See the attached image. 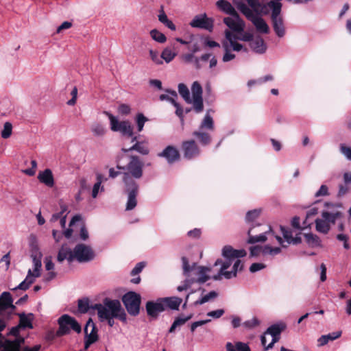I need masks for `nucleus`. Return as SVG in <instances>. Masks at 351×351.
Segmentation results:
<instances>
[{
    "instance_id": "1",
    "label": "nucleus",
    "mask_w": 351,
    "mask_h": 351,
    "mask_svg": "<svg viewBox=\"0 0 351 351\" xmlns=\"http://www.w3.org/2000/svg\"><path fill=\"white\" fill-rule=\"evenodd\" d=\"M246 252L244 250H234L231 246L226 245L222 249V256L225 261L217 259L215 263V266L221 265L217 274L213 278L215 280H221L223 278L231 279L237 275V272L243 268L241 261L238 258L244 257Z\"/></svg>"
},
{
    "instance_id": "2",
    "label": "nucleus",
    "mask_w": 351,
    "mask_h": 351,
    "mask_svg": "<svg viewBox=\"0 0 351 351\" xmlns=\"http://www.w3.org/2000/svg\"><path fill=\"white\" fill-rule=\"evenodd\" d=\"M31 246V257L34 265V271L28 270L25 279L21 282L14 289L27 290L30 285L34 282L35 278L40 276V269L42 267L41 258L42 253L39 250L38 246L36 243L32 242Z\"/></svg>"
},
{
    "instance_id": "3",
    "label": "nucleus",
    "mask_w": 351,
    "mask_h": 351,
    "mask_svg": "<svg viewBox=\"0 0 351 351\" xmlns=\"http://www.w3.org/2000/svg\"><path fill=\"white\" fill-rule=\"evenodd\" d=\"M182 262L184 274L186 278H194L195 282L200 284L204 283L210 279V276L207 274L210 271V268L197 266L195 263L190 265L186 257L182 258Z\"/></svg>"
},
{
    "instance_id": "4",
    "label": "nucleus",
    "mask_w": 351,
    "mask_h": 351,
    "mask_svg": "<svg viewBox=\"0 0 351 351\" xmlns=\"http://www.w3.org/2000/svg\"><path fill=\"white\" fill-rule=\"evenodd\" d=\"M143 162L140 160L137 156H131L130 161L125 167L117 165L119 169L125 171L123 176V182L126 186L131 184L132 180L130 176L135 179H139L143 176Z\"/></svg>"
},
{
    "instance_id": "5",
    "label": "nucleus",
    "mask_w": 351,
    "mask_h": 351,
    "mask_svg": "<svg viewBox=\"0 0 351 351\" xmlns=\"http://www.w3.org/2000/svg\"><path fill=\"white\" fill-rule=\"evenodd\" d=\"M92 308L97 311L101 322L106 318L117 316V312L121 310V302L117 300L106 298L103 304H96Z\"/></svg>"
},
{
    "instance_id": "6",
    "label": "nucleus",
    "mask_w": 351,
    "mask_h": 351,
    "mask_svg": "<svg viewBox=\"0 0 351 351\" xmlns=\"http://www.w3.org/2000/svg\"><path fill=\"white\" fill-rule=\"evenodd\" d=\"M267 6L271 10V18L274 30L278 37L282 38L285 35L283 19L280 15L282 4L280 2L270 1L267 3Z\"/></svg>"
},
{
    "instance_id": "7",
    "label": "nucleus",
    "mask_w": 351,
    "mask_h": 351,
    "mask_svg": "<svg viewBox=\"0 0 351 351\" xmlns=\"http://www.w3.org/2000/svg\"><path fill=\"white\" fill-rule=\"evenodd\" d=\"M342 216V212L322 211V218H317L315 220L316 230L323 234H327L330 229L331 224H335L336 221Z\"/></svg>"
},
{
    "instance_id": "8",
    "label": "nucleus",
    "mask_w": 351,
    "mask_h": 351,
    "mask_svg": "<svg viewBox=\"0 0 351 351\" xmlns=\"http://www.w3.org/2000/svg\"><path fill=\"white\" fill-rule=\"evenodd\" d=\"M59 328L56 332L58 337H61L67 335L70 332L71 330L80 333L82 331L80 324L76 319L69 315L64 314L59 317L58 320Z\"/></svg>"
},
{
    "instance_id": "9",
    "label": "nucleus",
    "mask_w": 351,
    "mask_h": 351,
    "mask_svg": "<svg viewBox=\"0 0 351 351\" xmlns=\"http://www.w3.org/2000/svg\"><path fill=\"white\" fill-rule=\"evenodd\" d=\"M213 131L214 130V122L211 116L206 113L202 120L199 131H195L193 135L196 136L199 141L204 145H208L210 142V136L208 133L204 132V130Z\"/></svg>"
},
{
    "instance_id": "10",
    "label": "nucleus",
    "mask_w": 351,
    "mask_h": 351,
    "mask_svg": "<svg viewBox=\"0 0 351 351\" xmlns=\"http://www.w3.org/2000/svg\"><path fill=\"white\" fill-rule=\"evenodd\" d=\"M108 117L110 124V129L113 132H119L123 135L132 136L133 134V128L128 121H119L117 118L112 114L105 112Z\"/></svg>"
},
{
    "instance_id": "11",
    "label": "nucleus",
    "mask_w": 351,
    "mask_h": 351,
    "mask_svg": "<svg viewBox=\"0 0 351 351\" xmlns=\"http://www.w3.org/2000/svg\"><path fill=\"white\" fill-rule=\"evenodd\" d=\"M122 300L129 314L135 316L139 313L140 295L130 291L123 296Z\"/></svg>"
},
{
    "instance_id": "12",
    "label": "nucleus",
    "mask_w": 351,
    "mask_h": 351,
    "mask_svg": "<svg viewBox=\"0 0 351 351\" xmlns=\"http://www.w3.org/2000/svg\"><path fill=\"white\" fill-rule=\"evenodd\" d=\"M192 92V103L194 110L197 113H199L203 111L204 104L202 98V87L200 84L195 81L191 86Z\"/></svg>"
},
{
    "instance_id": "13",
    "label": "nucleus",
    "mask_w": 351,
    "mask_h": 351,
    "mask_svg": "<svg viewBox=\"0 0 351 351\" xmlns=\"http://www.w3.org/2000/svg\"><path fill=\"white\" fill-rule=\"evenodd\" d=\"M74 260L79 263L88 262L94 258L95 254L90 247L78 244L74 247Z\"/></svg>"
},
{
    "instance_id": "14",
    "label": "nucleus",
    "mask_w": 351,
    "mask_h": 351,
    "mask_svg": "<svg viewBox=\"0 0 351 351\" xmlns=\"http://www.w3.org/2000/svg\"><path fill=\"white\" fill-rule=\"evenodd\" d=\"M223 21L229 27L230 31L241 33L245 29V22L240 18L237 12L230 14V16L225 17Z\"/></svg>"
},
{
    "instance_id": "15",
    "label": "nucleus",
    "mask_w": 351,
    "mask_h": 351,
    "mask_svg": "<svg viewBox=\"0 0 351 351\" xmlns=\"http://www.w3.org/2000/svg\"><path fill=\"white\" fill-rule=\"evenodd\" d=\"M213 20L208 18L206 14L195 16L190 22L193 27H197L211 32L213 29Z\"/></svg>"
},
{
    "instance_id": "16",
    "label": "nucleus",
    "mask_w": 351,
    "mask_h": 351,
    "mask_svg": "<svg viewBox=\"0 0 351 351\" xmlns=\"http://www.w3.org/2000/svg\"><path fill=\"white\" fill-rule=\"evenodd\" d=\"M146 310L147 315L153 318H156L159 313L165 310V303L162 298L156 301H149L146 304Z\"/></svg>"
},
{
    "instance_id": "17",
    "label": "nucleus",
    "mask_w": 351,
    "mask_h": 351,
    "mask_svg": "<svg viewBox=\"0 0 351 351\" xmlns=\"http://www.w3.org/2000/svg\"><path fill=\"white\" fill-rule=\"evenodd\" d=\"M224 34L226 39L223 43H226L230 49H232L234 51H240L243 49L245 52L247 51L246 48H243V46L241 44L237 42V40H239L237 38V36L234 35L231 31L226 29Z\"/></svg>"
},
{
    "instance_id": "18",
    "label": "nucleus",
    "mask_w": 351,
    "mask_h": 351,
    "mask_svg": "<svg viewBox=\"0 0 351 351\" xmlns=\"http://www.w3.org/2000/svg\"><path fill=\"white\" fill-rule=\"evenodd\" d=\"M130 181L131 184L130 186H127L128 191V198L126 205V210H132L136 206V197L138 189V184L134 180Z\"/></svg>"
},
{
    "instance_id": "19",
    "label": "nucleus",
    "mask_w": 351,
    "mask_h": 351,
    "mask_svg": "<svg viewBox=\"0 0 351 351\" xmlns=\"http://www.w3.org/2000/svg\"><path fill=\"white\" fill-rule=\"evenodd\" d=\"M184 156L187 159H191L199 154V149L193 140L185 141L182 143Z\"/></svg>"
},
{
    "instance_id": "20",
    "label": "nucleus",
    "mask_w": 351,
    "mask_h": 351,
    "mask_svg": "<svg viewBox=\"0 0 351 351\" xmlns=\"http://www.w3.org/2000/svg\"><path fill=\"white\" fill-rule=\"evenodd\" d=\"M158 156L166 158L169 163L175 162L180 157L178 149L173 146H167L162 152L158 154Z\"/></svg>"
},
{
    "instance_id": "21",
    "label": "nucleus",
    "mask_w": 351,
    "mask_h": 351,
    "mask_svg": "<svg viewBox=\"0 0 351 351\" xmlns=\"http://www.w3.org/2000/svg\"><path fill=\"white\" fill-rule=\"evenodd\" d=\"M73 254L74 250H71L68 246L63 245L58 252L57 260L59 263H62L64 260L71 263L74 261Z\"/></svg>"
},
{
    "instance_id": "22",
    "label": "nucleus",
    "mask_w": 351,
    "mask_h": 351,
    "mask_svg": "<svg viewBox=\"0 0 351 351\" xmlns=\"http://www.w3.org/2000/svg\"><path fill=\"white\" fill-rule=\"evenodd\" d=\"M38 179L41 183H43L49 187H52L54 185L53 176L51 170L49 169L40 171L38 175Z\"/></svg>"
},
{
    "instance_id": "23",
    "label": "nucleus",
    "mask_w": 351,
    "mask_h": 351,
    "mask_svg": "<svg viewBox=\"0 0 351 351\" xmlns=\"http://www.w3.org/2000/svg\"><path fill=\"white\" fill-rule=\"evenodd\" d=\"M84 332L86 334V339L88 341H93V343L97 341L98 336L97 334L96 328L95 324L91 319H89L84 328Z\"/></svg>"
},
{
    "instance_id": "24",
    "label": "nucleus",
    "mask_w": 351,
    "mask_h": 351,
    "mask_svg": "<svg viewBox=\"0 0 351 351\" xmlns=\"http://www.w3.org/2000/svg\"><path fill=\"white\" fill-rule=\"evenodd\" d=\"M250 46L251 49L257 53H263L267 49L264 40L260 36L254 38L250 43Z\"/></svg>"
},
{
    "instance_id": "25",
    "label": "nucleus",
    "mask_w": 351,
    "mask_h": 351,
    "mask_svg": "<svg viewBox=\"0 0 351 351\" xmlns=\"http://www.w3.org/2000/svg\"><path fill=\"white\" fill-rule=\"evenodd\" d=\"M251 22L255 26L258 32L262 34H268L269 32V27L265 20L258 14L254 18Z\"/></svg>"
},
{
    "instance_id": "26",
    "label": "nucleus",
    "mask_w": 351,
    "mask_h": 351,
    "mask_svg": "<svg viewBox=\"0 0 351 351\" xmlns=\"http://www.w3.org/2000/svg\"><path fill=\"white\" fill-rule=\"evenodd\" d=\"M341 331H335L331 333H329L328 335H322L318 339H317V346L318 347H322L325 345H326L328 341H334L338 338H339L341 336Z\"/></svg>"
},
{
    "instance_id": "27",
    "label": "nucleus",
    "mask_w": 351,
    "mask_h": 351,
    "mask_svg": "<svg viewBox=\"0 0 351 351\" xmlns=\"http://www.w3.org/2000/svg\"><path fill=\"white\" fill-rule=\"evenodd\" d=\"M135 150L142 155H147L149 152L148 147L143 143L136 141L131 147L128 149L123 148L122 151L125 153Z\"/></svg>"
},
{
    "instance_id": "28",
    "label": "nucleus",
    "mask_w": 351,
    "mask_h": 351,
    "mask_svg": "<svg viewBox=\"0 0 351 351\" xmlns=\"http://www.w3.org/2000/svg\"><path fill=\"white\" fill-rule=\"evenodd\" d=\"M163 302L165 303V307L169 308L172 310H178L180 305L181 304L182 300L178 297H167L162 298Z\"/></svg>"
},
{
    "instance_id": "29",
    "label": "nucleus",
    "mask_w": 351,
    "mask_h": 351,
    "mask_svg": "<svg viewBox=\"0 0 351 351\" xmlns=\"http://www.w3.org/2000/svg\"><path fill=\"white\" fill-rule=\"evenodd\" d=\"M90 131L94 136L103 137L106 134L107 129L104 123L94 122L91 124Z\"/></svg>"
},
{
    "instance_id": "30",
    "label": "nucleus",
    "mask_w": 351,
    "mask_h": 351,
    "mask_svg": "<svg viewBox=\"0 0 351 351\" xmlns=\"http://www.w3.org/2000/svg\"><path fill=\"white\" fill-rule=\"evenodd\" d=\"M14 308L9 292H3L0 296V312L8 308Z\"/></svg>"
},
{
    "instance_id": "31",
    "label": "nucleus",
    "mask_w": 351,
    "mask_h": 351,
    "mask_svg": "<svg viewBox=\"0 0 351 351\" xmlns=\"http://www.w3.org/2000/svg\"><path fill=\"white\" fill-rule=\"evenodd\" d=\"M216 6L219 10L229 15L237 12L231 3L226 0L217 1Z\"/></svg>"
},
{
    "instance_id": "32",
    "label": "nucleus",
    "mask_w": 351,
    "mask_h": 351,
    "mask_svg": "<svg viewBox=\"0 0 351 351\" xmlns=\"http://www.w3.org/2000/svg\"><path fill=\"white\" fill-rule=\"evenodd\" d=\"M281 230H282L283 237L288 244L292 243V244L296 245V244H299L302 242V239L299 236V234L297 235L296 237H293L292 236L291 231H290L289 230H286L283 227H281Z\"/></svg>"
},
{
    "instance_id": "33",
    "label": "nucleus",
    "mask_w": 351,
    "mask_h": 351,
    "mask_svg": "<svg viewBox=\"0 0 351 351\" xmlns=\"http://www.w3.org/2000/svg\"><path fill=\"white\" fill-rule=\"evenodd\" d=\"M158 21L161 23L165 25L167 27H168L169 29H170L171 30H173V31H175L176 29V25L173 24V23L171 21H170L168 19L162 7H161V9L159 12V14H158Z\"/></svg>"
},
{
    "instance_id": "34",
    "label": "nucleus",
    "mask_w": 351,
    "mask_h": 351,
    "mask_svg": "<svg viewBox=\"0 0 351 351\" xmlns=\"http://www.w3.org/2000/svg\"><path fill=\"white\" fill-rule=\"evenodd\" d=\"M227 351H251L247 344L238 341L234 346L232 343L228 342L226 346Z\"/></svg>"
},
{
    "instance_id": "35",
    "label": "nucleus",
    "mask_w": 351,
    "mask_h": 351,
    "mask_svg": "<svg viewBox=\"0 0 351 351\" xmlns=\"http://www.w3.org/2000/svg\"><path fill=\"white\" fill-rule=\"evenodd\" d=\"M285 328L286 325L284 323L274 324L267 329L265 335L269 334L271 336H279L282 331L285 329Z\"/></svg>"
},
{
    "instance_id": "36",
    "label": "nucleus",
    "mask_w": 351,
    "mask_h": 351,
    "mask_svg": "<svg viewBox=\"0 0 351 351\" xmlns=\"http://www.w3.org/2000/svg\"><path fill=\"white\" fill-rule=\"evenodd\" d=\"M178 92L187 104H191L192 99L188 87L182 83L178 84Z\"/></svg>"
},
{
    "instance_id": "37",
    "label": "nucleus",
    "mask_w": 351,
    "mask_h": 351,
    "mask_svg": "<svg viewBox=\"0 0 351 351\" xmlns=\"http://www.w3.org/2000/svg\"><path fill=\"white\" fill-rule=\"evenodd\" d=\"M306 243L312 246H321V240L318 236L312 233L304 234Z\"/></svg>"
},
{
    "instance_id": "38",
    "label": "nucleus",
    "mask_w": 351,
    "mask_h": 351,
    "mask_svg": "<svg viewBox=\"0 0 351 351\" xmlns=\"http://www.w3.org/2000/svg\"><path fill=\"white\" fill-rule=\"evenodd\" d=\"M176 53L169 47H166L163 49L161 53V59L167 63L171 62L176 57Z\"/></svg>"
},
{
    "instance_id": "39",
    "label": "nucleus",
    "mask_w": 351,
    "mask_h": 351,
    "mask_svg": "<svg viewBox=\"0 0 351 351\" xmlns=\"http://www.w3.org/2000/svg\"><path fill=\"white\" fill-rule=\"evenodd\" d=\"M218 294L216 291H212L208 293L203 295L199 300L195 302V305H201L206 302H208L212 300L215 299L217 297Z\"/></svg>"
},
{
    "instance_id": "40",
    "label": "nucleus",
    "mask_w": 351,
    "mask_h": 351,
    "mask_svg": "<svg viewBox=\"0 0 351 351\" xmlns=\"http://www.w3.org/2000/svg\"><path fill=\"white\" fill-rule=\"evenodd\" d=\"M251 231H252V228H250L248 232H247V234L249 236V238H248V240H247V243H258V242H264L267 240V232H265L264 234H261L258 236H252L251 235Z\"/></svg>"
},
{
    "instance_id": "41",
    "label": "nucleus",
    "mask_w": 351,
    "mask_h": 351,
    "mask_svg": "<svg viewBox=\"0 0 351 351\" xmlns=\"http://www.w3.org/2000/svg\"><path fill=\"white\" fill-rule=\"evenodd\" d=\"M238 8L250 21L258 15L245 4H240Z\"/></svg>"
},
{
    "instance_id": "42",
    "label": "nucleus",
    "mask_w": 351,
    "mask_h": 351,
    "mask_svg": "<svg viewBox=\"0 0 351 351\" xmlns=\"http://www.w3.org/2000/svg\"><path fill=\"white\" fill-rule=\"evenodd\" d=\"M166 92L170 94L171 96L168 95L162 94L160 95L159 99L160 101L167 100L171 103L173 105L176 102V98L178 97V95L176 90H166Z\"/></svg>"
},
{
    "instance_id": "43",
    "label": "nucleus",
    "mask_w": 351,
    "mask_h": 351,
    "mask_svg": "<svg viewBox=\"0 0 351 351\" xmlns=\"http://www.w3.org/2000/svg\"><path fill=\"white\" fill-rule=\"evenodd\" d=\"M150 36L154 40L159 43H164L167 40L165 35L156 29L150 31Z\"/></svg>"
},
{
    "instance_id": "44",
    "label": "nucleus",
    "mask_w": 351,
    "mask_h": 351,
    "mask_svg": "<svg viewBox=\"0 0 351 351\" xmlns=\"http://www.w3.org/2000/svg\"><path fill=\"white\" fill-rule=\"evenodd\" d=\"M222 47L223 48V50L225 51L222 60L224 62H229L230 60H232L235 58V55L232 53H231V49L228 46V44L226 43H222Z\"/></svg>"
},
{
    "instance_id": "45",
    "label": "nucleus",
    "mask_w": 351,
    "mask_h": 351,
    "mask_svg": "<svg viewBox=\"0 0 351 351\" xmlns=\"http://www.w3.org/2000/svg\"><path fill=\"white\" fill-rule=\"evenodd\" d=\"M261 213V209H254L247 213L245 220L247 222H252L256 219Z\"/></svg>"
},
{
    "instance_id": "46",
    "label": "nucleus",
    "mask_w": 351,
    "mask_h": 351,
    "mask_svg": "<svg viewBox=\"0 0 351 351\" xmlns=\"http://www.w3.org/2000/svg\"><path fill=\"white\" fill-rule=\"evenodd\" d=\"M324 206L326 208V210L325 211L341 212V208H342V204L340 203H331V202H326L324 203Z\"/></svg>"
},
{
    "instance_id": "47",
    "label": "nucleus",
    "mask_w": 351,
    "mask_h": 351,
    "mask_svg": "<svg viewBox=\"0 0 351 351\" xmlns=\"http://www.w3.org/2000/svg\"><path fill=\"white\" fill-rule=\"evenodd\" d=\"M12 125L10 122H5L3 125V128L1 132V137L3 138H8L12 134Z\"/></svg>"
},
{
    "instance_id": "48",
    "label": "nucleus",
    "mask_w": 351,
    "mask_h": 351,
    "mask_svg": "<svg viewBox=\"0 0 351 351\" xmlns=\"http://www.w3.org/2000/svg\"><path fill=\"white\" fill-rule=\"evenodd\" d=\"M20 326L32 328V319L24 314L20 315Z\"/></svg>"
},
{
    "instance_id": "49",
    "label": "nucleus",
    "mask_w": 351,
    "mask_h": 351,
    "mask_svg": "<svg viewBox=\"0 0 351 351\" xmlns=\"http://www.w3.org/2000/svg\"><path fill=\"white\" fill-rule=\"evenodd\" d=\"M281 252V249L280 247H271L269 245H265L263 248V254H270V255H276Z\"/></svg>"
},
{
    "instance_id": "50",
    "label": "nucleus",
    "mask_w": 351,
    "mask_h": 351,
    "mask_svg": "<svg viewBox=\"0 0 351 351\" xmlns=\"http://www.w3.org/2000/svg\"><path fill=\"white\" fill-rule=\"evenodd\" d=\"M149 53L150 58L155 64L160 65L163 63V61L161 59V56H160L156 51L150 49L149 51Z\"/></svg>"
},
{
    "instance_id": "51",
    "label": "nucleus",
    "mask_w": 351,
    "mask_h": 351,
    "mask_svg": "<svg viewBox=\"0 0 351 351\" xmlns=\"http://www.w3.org/2000/svg\"><path fill=\"white\" fill-rule=\"evenodd\" d=\"M330 195L329 189L327 185L322 184L319 190L315 193V197H325Z\"/></svg>"
},
{
    "instance_id": "52",
    "label": "nucleus",
    "mask_w": 351,
    "mask_h": 351,
    "mask_svg": "<svg viewBox=\"0 0 351 351\" xmlns=\"http://www.w3.org/2000/svg\"><path fill=\"white\" fill-rule=\"evenodd\" d=\"M195 282L194 278H187L182 283V285L178 287L177 290L178 291H182L188 289Z\"/></svg>"
},
{
    "instance_id": "53",
    "label": "nucleus",
    "mask_w": 351,
    "mask_h": 351,
    "mask_svg": "<svg viewBox=\"0 0 351 351\" xmlns=\"http://www.w3.org/2000/svg\"><path fill=\"white\" fill-rule=\"evenodd\" d=\"M260 324V321L256 317H253L251 319L247 320L243 323V326L248 329H251L258 326Z\"/></svg>"
},
{
    "instance_id": "54",
    "label": "nucleus",
    "mask_w": 351,
    "mask_h": 351,
    "mask_svg": "<svg viewBox=\"0 0 351 351\" xmlns=\"http://www.w3.org/2000/svg\"><path fill=\"white\" fill-rule=\"evenodd\" d=\"M2 351H20L17 346H15L12 341L7 340L3 346Z\"/></svg>"
},
{
    "instance_id": "55",
    "label": "nucleus",
    "mask_w": 351,
    "mask_h": 351,
    "mask_svg": "<svg viewBox=\"0 0 351 351\" xmlns=\"http://www.w3.org/2000/svg\"><path fill=\"white\" fill-rule=\"evenodd\" d=\"M88 302L86 300H80L78 301V310L80 313H86L88 310Z\"/></svg>"
},
{
    "instance_id": "56",
    "label": "nucleus",
    "mask_w": 351,
    "mask_h": 351,
    "mask_svg": "<svg viewBox=\"0 0 351 351\" xmlns=\"http://www.w3.org/2000/svg\"><path fill=\"white\" fill-rule=\"evenodd\" d=\"M61 211L58 213H55L52 215L51 218V222H56V221H58V219H60V218L64 216L63 214L66 212L67 210V207L66 205H61Z\"/></svg>"
},
{
    "instance_id": "57",
    "label": "nucleus",
    "mask_w": 351,
    "mask_h": 351,
    "mask_svg": "<svg viewBox=\"0 0 351 351\" xmlns=\"http://www.w3.org/2000/svg\"><path fill=\"white\" fill-rule=\"evenodd\" d=\"M147 118L143 114H138L136 117V123L138 130L141 132L144 126L145 123L147 121Z\"/></svg>"
},
{
    "instance_id": "58",
    "label": "nucleus",
    "mask_w": 351,
    "mask_h": 351,
    "mask_svg": "<svg viewBox=\"0 0 351 351\" xmlns=\"http://www.w3.org/2000/svg\"><path fill=\"white\" fill-rule=\"evenodd\" d=\"M318 213V208H315V207H313V208H310L307 213H306V219L305 221H304V224L305 226H308V224L307 223V220L314 216H315Z\"/></svg>"
},
{
    "instance_id": "59",
    "label": "nucleus",
    "mask_w": 351,
    "mask_h": 351,
    "mask_svg": "<svg viewBox=\"0 0 351 351\" xmlns=\"http://www.w3.org/2000/svg\"><path fill=\"white\" fill-rule=\"evenodd\" d=\"M104 187L99 184V183H95L93 185L92 192H91V196L93 198H96L98 195V193L99 191H104Z\"/></svg>"
},
{
    "instance_id": "60",
    "label": "nucleus",
    "mask_w": 351,
    "mask_h": 351,
    "mask_svg": "<svg viewBox=\"0 0 351 351\" xmlns=\"http://www.w3.org/2000/svg\"><path fill=\"white\" fill-rule=\"evenodd\" d=\"M340 151L348 160H351V148L341 144L340 145Z\"/></svg>"
},
{
    "instance_id": "61",
    "label": "nucleus",
    "mask_w": 351,
    "mask_h": 351,
    "mask_svg": "<svg viewBox=\"0 0 351 351\" xmlns=\"http://www.w3.org/2000/svg\"><path fill=\"white\" fill-rule=\"evenodd\" d=\"M192 317V315H189L188 316H185V317H177L175 320H174V322L176 323L178 327V326H182L184 325L187 321H189V319H191Z\"/></svg>"
},
{
    "instance_id": "62",
    "label": "nucleus",
    "mask_w": 351,
    "mask_h": 351,
    "mask_svg": "<svg viewBox=\"0 0 351 351\" xmlns=\"http://www.w3.org/2000/svg\"><path fill=\"white\" fill-rule=\"evenodd\" d=\"M224 314V310L223 309H217L215 311H210L207 313V315L209 317H212L215 319H218L221 317Z\"/></svg>"
},
{
    "instance_id": "63",
    "label": "nucleus",
    "mask_w": 351,
    "mask_h": 351,
    "mask_svg": "<svg viewBox=\"0 0 351 351\" xmlns=\"http://www.w3.org/2000/svg\"><path fill=\"white\" fill-rule=\"evenodd\" d=\"M72 95V98L67 101V104L69 106H73L76 103L77 96V87H74L71 93Z\"/></svg>"
},
{
    "instance_id": "64",
    "label": "nucleus",
    "mask_w": 351,
    "mask_h": 351,
    "mask_svg": "<svg viewBox=\"0 0 351 351\" xmlns=\"http://www.w3.org/2000/svg\"><path fill=\"white\" fill-rule=\"evenodd\" d=\"M265 267V265L263 263H253L250 266V271L251 272L254 273V272H256L259 270H261V269H264Z\"/></svg>"
}]
</instances>
